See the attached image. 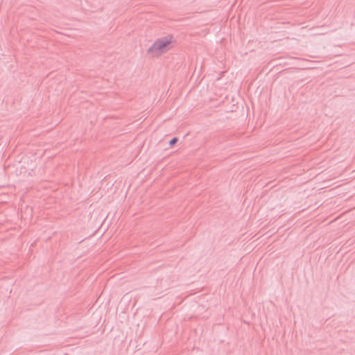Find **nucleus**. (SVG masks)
I'll return each mask as SVG.
<instances>
[{"mask_svg": "<svg viewBox=\"0 0 355 355\" xmlns=\"http://www.w3.org/2000/svg\"><path fill=\"white\" fill-rule=\"evenodd\" d=\"M172 36L167 35L157 39L148 49V53L153 56L159 55L165 48L171 43Z\"/></svg>", "mask_w": 355, "mask_h": 355, "instance_id": "obj_1", "label": "nucleus"}, {"mask_svg": "<svg viewBox=\"0 0 355 355\" xmlns=\"http://www.w3.org/2000/svg\"><path fill=\"white\" fill-rule=\"evenodd\" d=\"M178 140V138H177V137H173V138H172V139L170 140L169 143H168V144H169V146H173V145H175V144L177 143Z\"/></svg>", "mask_w": 355, "mask_h": 355, "instance_id": "obj_2", "label": "nucleus"}]
</instances>
